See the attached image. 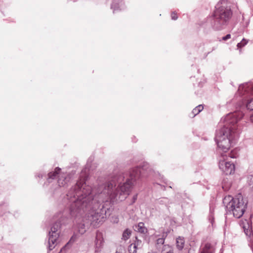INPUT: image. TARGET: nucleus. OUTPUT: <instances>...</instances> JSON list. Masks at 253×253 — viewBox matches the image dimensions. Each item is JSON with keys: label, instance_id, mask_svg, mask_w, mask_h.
Returning <instances> with one entry per match:
<instances>
[{"label": "nucleus", "instance_id": "27", "mask_svg": "<svg viewBox=\"0 0 253 253\" xmlns=\"http://www.w3.org/2000/svg\"><path fill=\"white\" fill-rule=\"evenodd\" d=\"M136 197H137V195H135V196H134V197H133V200H134L133 202H134V201L136 200Z\"/></svg>", "mask_w": 253, "mask_h": 253}, {"label": "nucleus", "instance_id": "17", "mask_svg": "<svg viewBox=\"0 0 253 253\" xmlns=\"http://www.w3.org/2000/svg\"><path fill=\"white\" fill-rule=\"evenodd\" d=\"M167 233H164L162 237L160 238L157 240V244L158 245H162L164 243L165 238L167 236Z\"/></svg>", "mask_w": 253, "mask_h": 253}, {"label": "nucleus", "instance_id": "18", "mask_svg": "<svg viewBox=\"0 0 253 253\" xmlns=\"http://www.w3.org/2000/svg\"><path fill=\"white\" fill-rule=\"evenodd\" d=\"M135 241L134 244H132L133 246V248H140L141 246L142 242L140 240H138L137 237H135Z\"/></svg>", "mask_w": 253, "mask_h": 253}, {"label": "nucleus", "instance_id": "14", "mask_svg": "<svg viewBox=\"0 0 253 253\" xmlns=\"http://www.w3.org/2000/svg\"><path fill=\"white\" fill-rule=\"evenodd\" d=\"M131 231L128 229H126L123 233L122 239L125 241L127 240L131 235Z\"/></svg>", "mask_w": 253, "mask_h": 253}, {"label": "nucleus", "instance_id": "7", "mask_svg": "<svg viewBox=\"0 0 253 253\" xmlns=\"http://www.w3.org/2000/svg\"><path fill=\"white\" fill-rule=\"evenodd\" d=\"M238 94L243 99H247L253 95V84L247 83L239 86Z\"/></svg>", "mask_w": 253, "mask_h": 253}, {"label": "nucleus", "instance_id": "22", "mask_svg": "<svg viewBox=\"0 0 253 253\" xmlns=\"http://www.w3.org/2000/svg\"><path fill=\"white\" fill-rule=\"evenodd\" d=\"M231 38V35L230 34H227L225 36L222 37V40L223 41H226L229 39Z\"/></svg>", "mask_w": 253, "mask_h": 253}, {"label": "nucleus", "instance_id": "9", "mask_svg": "<svg viewBox=\"0 0 253 253\" xmlns=\"http://www.w3.org/2000/svg\"><path fill=\"white\" fill-rule=\"evenodd\" d=\"M122 1L123 0H113V3L111 5V8L113 9L114 12L124 8Z\"/></svg>", "mask_w": 253, "mask_h": 253}, {"label": "nucleus", "instance_id": "19", "mask_svg": "<svg viewBox=\"0 0 253 253\" xmlns=\"http://www.w3.org/2000/svg\"><path fill=\"white\" fill-rule=\"evenodd\" d=\"M246 107L248 110L253 111V98L248 101Z\"/></svg>", "mask_w": 253, "mask_h": 253}, {"label": "nucleus", "instance_id": "13", "mask_svg": "<svg viewBox=\"0 0 253 253\" xmlns=\"http://www.w3.org/2000/svg\"><path fill=\"white\" fill-rule=\"evenodd\" d=\"M158 203L159 204L164 205L166 207H168L171 203L169 199L165 197L160 199V200L158 201Z\"/></svg>", "mask_w": 253, "mask_h": 253}, {"label": "nucleus", "instance_id": "5", "mask_svg": "<svg viewBox=\"0 0 253 253\" xmlns=\"http://www.w3.org/2000/svg\"><path fill=\"white\" fill-rule=\"evenodd\" d=\"M233 158L231 155L227 156L226 154H221L218 163L219 169L226 175L234 173L235 171V165L229 160Z\"/></svg>", "mask_w": 253, "mask_h": 253}, {"label": "nucleus", "instance_id": "6", "mask_svg": "<svg viewBox=\"0 0 253 253\" xmlns=\"http://www.w3.org/2000/svg\"><path fill=\"white\" fill-rule=\"evenodd\" d=\"M60 170L61 169L57 167L55 168L54 171L49 172L48 174V180L49 182H50L51 179H54L58 175V186L59 187H64L70 181L71 177L69 175L66 173H60Z\"/></svg>", "mask_w": 253, "mask_h": 253}, {"label": "nucleus", "instance_id": "24", "mask_svg": "<svg viewBox=\"0 0 253 253\" xmlns=\"http://www.w3.org/2000/svg\"><path fill=\"white\" fill-rule=\"evenodd\" d=\"M250 185H253V176L251 175L250 177V182H249Z\"/></svg>", "mask_w": 253, "mask_h": 253}, {"label": "nucleus", "instance_id": "10", "mask_svg": "<svg viewBox=\"0 0 253 253\" xmlns=\"http://www.w3.org/2000/svg\"><path fill=\"white\" fill-rule=\"evenodd\" d=\"M214 249L213 247L209 243L206 244L201 249L200 253H213Z\"/></svg>", "mask_w": 253, "mask_h": 253}, {"label": "nucleus", "instance_id": "2", "mask_svg": "<svg viewBox=\"0 0 253 253\" xmlns=\"http://www.w3.org/2000/svg\"><path fill=\"white\" fill-rule=\"evenodd\" d=\"M243 116L242 112L236 111L221 119L216 132L215 140L218 148L223 151H227L238 137V122Z\"/></svg>", "mask_w": 253, "mask_h": 253}, {"label": "nucleus", "instance_id": "25", "mask_svg": "<svg viewBox=\"0 0 253 253\" xmlns=\"http://www.w3.org/2000/svg\"><path fill=\"white\" fill-rule=\"evenodd\" d=\"M75 237H74V236H73V237L71 238V239H70V240L68 244H69V243H70V242H74V241H75Z\"/></svg>", "mask_w": 253, "mask_h": 253}, {"label": "nucleus", "instance_id": "8", "mask_svg": "<svg viewBox=\"0 0 253 253\" xmlns=\"http://www.w3.org/2000/svg\"><path fill=\"white\" fill-rule=\"evenodd\" d=\"M104 240L101 233L97 232L95 240V253L100 252L103 246Z\"/></svg>", "mask_w": 253, "mask_h": 253}, {"label": "nucleus", "instance_id": "26", "mask_svg": "<svg viewBox=\"0 0 253 253\" xmlns=\"http://www.w3.org/2000/svg\"><path fill=\"white\" fill-rule=\"evenodd\" d=\"M250 120L252 123H253V114L250 115Z\"/></svg>", "mask_w": 253, "mask_h": 253}, {"label": "nucleus", "instance_id": "1", "mask_svg": "<svg viewBox=\"0 0 253 253\" xmlns=\"http://www.w3.org/2000/svg\"><path fill=\"white\" fill-rule=\"evenodd\" d=\"M130 169L126 173L119 172L111 179L92 189L85 182L86 168L82 172L80 179L68 192L65 200L69 211L65 210L56 215L58 221L53 223L48 232V249L52 250L57 245L60 233L61 222L64 218L77 217L84 214L94 226L103 222L106 218V210L102 203L112 201H123L129 195L134 183L139 179L143 171H152L149 165L143 162L140 166Z\"/></svg>", "mask_w": 253, "mask_h": 253}, {"label": "nucleus", "instance_id": "12", "mask_svg": "<svg viewBox=\"0 0 253 253\" xmlns=\"http://www.w3.org/2000/svg\"><path fill=\"white\" fill-rule=\"evenodd\" d=\"M135 230L141 233H145L147 232V229L144 226V223L142 222H139L137 225L135 226Z\"/></svg>", "mask_w": 253, "mask_h": 253}, {"label": "nucleus", "instance_id": "3", "mask_svg": "<svg viewBox=\"0 0 253 253\" xmlns=\"http://www.w3.org/2000/svg\"><path fill=\"white\" fill-rule=\"evenodd\" d=\"M223 203L228 213L232 214L237 218H239L245 212L248 202L241 194H239L234 198L231 196H226L223 200Z\"/></svg>", "mask_w": 253, "mask_h": 253}, {"label": "nucleus", "instance_id": "23", "mask_svg": "<svg viewBox=\"0 0 253 253\" xmlns=\"http://www.w3.org/2000/svg\"><path fill=\"white\" fill-rule=\"evenodd\" d=\"M171 19L172 20H176L177 19V16H176V13L174 12H172L171 15Z\"/></svg>", "mask_w": 253, "mask_h": 253}, {"label": "nucleus", "instance_id": "20", "mask_svg": "<svg viewBox=\"0 0 253 253\" xmlns=\"http://www.w3.org/2000/svg\"><path fill=\"white\" fill-rule=\"evenodd\" d=\"M248 42V40H247L245 39H243L240 42L238 43L237 46L238 48H241V47L244 46L245 45H246Z\"/></svg>", "mask_w": 253, "mask_h": 253}, {"label": "nucleus", "instance_id": "28", "mask_svg": "<svg viewBox=\"0 0 253 253\" xmlns=\"http://www.w3.org/2000/svg\"><path fill=\"white\" fill-rule=\"evenodd\" d=\"M167 253H172L171 251H169L168 252H167Z\"/></svg>", "mask_w": 253, "mask_h": 253}, {"label": "nucleus", "instance_id": "11", "mask_svg": "<svg viewBox=\"0 0 253 253\" xmlns=\"http://www.w3.org/2000/svg\"><path fill=\"white\" fill-rule=\"evenodd\" d=\"M185 241L184 238L181 237H178L176 239V247L179 250H181L184 245Z\"/></svg>", "mask_w": 253, "mask_h": 253}, {"label": "nucleus", "instance_id": "4", "mask_svg": "<svg viewBox=\"0 0 253 253\" xmlns=\"http://www.w3.org/2000/svg\"><path fill=\"white\" fill-rule=\"evenodd\" d=\"M215 8L216 10L213 14V21L211 25L215 30H220L227 24L232 16V12L230 7L227 5L224 0L218 2Z\"/></svg>", "mask_w": 253, "mask_h": 253}, {"label": "nucleus", "instance_id": "16", "mask_svg": "<svg viewBox=\"0 0 253 253\" xmlns=\"http://www.w3.org/2000/svg\"><path fill=\"white\" fill-rule=\"evenodd\" d=\"M78 232L81 234H84L86 231V230L85 228V225L84 224H82V223L79 224L78 225Z\"/></svg>", "mask_w": 253, "mask_h": 253}, {"label": "nucleus", "instance_id": "15", "mask_svg": "<svg viewBox=\"0 0 253 253\" xmlns=\"http://www.w3.org/2000/svg\"><path fill=\"white\" fill-rule=\"evenodd\" d=\"M204 107L202 105H199L195 108L193 111L192 113L194 114L193 117L195 116L196 115L198 114L200 112H201Z\"/></svg>", "mask_w": 253, "mask_h": 253}, {"label": "nucleus", "instance_id": "21", "mask_svg": "<svg viewBox=\"0 0 253 253\" xmlns=\"http://www.w3.org/2000/svg\"><path fill=\"white\" fill-rule=\"evenodd\" d=\"M136 248H133V246L131 244L128 247V251L130 253H135L136 252Z\"/></svg>", "mask_w": 253, "mask_h": 253}]
</instances>
